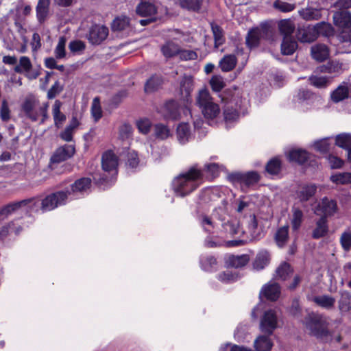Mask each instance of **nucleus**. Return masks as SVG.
<instances>
[{
	"label": "nucleus",
	"mask_w": 351,
	"mask_h": 351,
	"mask_svg": "<svg viewBox=\"0 0 351 351\" xmlns=\"http://www.w3.org/2000/svg\"><path fill=\"white\" fill-rule=\"evenodd\" d=\"M71 195V193L69 191H58L45 197L41 203L39 199L32 198L8 204L0 210V220H3L9 215L19 212H36L39 208L43 212L50 211L65 204Z\"/></svg>",
	"instance_id": "obj_1"
},
{
	"label": "nucleus",
	"mask_w": 351,
	"mask_h": 351,
	"mask_svg": "<svg viewBox=\"0 0 351 351\" xmlns=\"http://www.w3.org/2000/svg\"><path fill=\"white\" fill-rule=\"evenodd\" d=\"M202 173L195 167L180 173L172 181V189L178 197H184L195 191L200 184Z\"/></svg>",
	"instance_id": "obj_2"
},
{
	"label": "nucleus",
	"mask_w": 351,
	"mask_h": 351,
	"mask_svg": "<svg viewBox=\"0 0 351 351\" xmlns=\"http://www.w3.org/2000/svg\"><path fill=\"white\" fill-rule=\"evenodd\" d=\"M196 104L209 124L216 123L220 118L221 108L213 101L209 92L206 88L199 90L196 97Z\"/></svg>",
	"instance_id": "obj_3"
},
{
	"label": "nucleus",
	"mask_w": 351,
	"mask_h": 351,
	"mask_svg": "<svg viewBox=\"0 0 351 351\" xmlns=\"http://www.w3.org/2000/svg\"><path fill=\"white\" fill-rule=\"evenodd\" d=\"M21 106L25 115L32 121L40 120L44 123L48 118V103L40 102L32 95L25 97Z\"/></svg>",
	"instance_id": "obj_4"
},
{
	"label": "nucleus",
	"mask_w": 351,
	"mask_h": 351,
	"mask_svg": "<svg viewBox=\"0 0 351 351\" xmlns=\"http://www.w3.org/2000/svg\"><path fill=\"white\" fill-rule=\"evenodd\" d=\"M305 326L310 334L316 338L323 341L331 340V332L328 330V322L325 317L319 315H309L306 318Z\"/></svg>",
	"instance_id": "obj_5"
},
{
	"label": "nucleus",
	"mask_w": 351,
	"mask_h": 351,
	"mask_svg": "<svg viewBox=\"0 0 351 351\" xmlns=\"http://www.w3.org/2000/svg\"><path fill=\"white\" fill-rule=\"evenodd\" d=\"M335 25L342 29L341 38L345 53H351V13L347 10L337 12L333 15Z\"/></svg>",
	"instance_id": "obj_6"
},
{
	"label": "nucleus",
	"mask_w": 351,
	"mask_h": 351,
	"mask_svg": "<svg viewBox=\"0 0 351 351\" xmlns=\"http://www.w3.org/2000/svg\"><path fill=\"white\" fill-rule=\"evenodd\" d=\"M242 103V99L240 97L239 93L238 92L227 104L223 112L224 121L227 128L231 127L239 118L238 110L233 108V104H235L237 108H240Z\"/></svg>",
	"instance_id": "obj_7"
},
{
	"label": "nucleus",
	"mask_w": 351,
	"mask_h": 351,
	"mask_svg": "<svg viewBox=\"0 0 351 351\" xmlns=\"http://www.w3.org/2000/svg\"><path fill=\"white\" fill-rule=\"evenodd\" d=\"M337 211V205L333 199H329L327 197H324L319 202L315 213L317 215H323V217L326 218L333 215Z\"/></svg>",
	"instance_id": "obj_8"
},
{
	"label": "nucleus",
	"mask_w": 351,
	"mask_h": 351,
	"mask_svg": "<svg viewBox=\"0 0 351 351\" xmlns=\"http://www.w3.org/2000/svg\"><path fill=\"white\" fill-rule=\"evenodd\" d=\"M261 331L267 333L268 335L272 334L273 331L277 327V316L273 310L266 311L261 321Z\"/></svg>",
	"instance_id": "obj_9"
},
{
	"label": "nucleus",
	"mask_w": 351,
	"mask_h": 351,
	"mask_svg": "<svg viewBox=\"0 0 351 351\" xmlns=\"http://www.w3.org/2000/svg\"><path fill=\"white\" fill-rule=\"evenodd\" d=\"M108 35V29L104 25H93L89 32L88 40L93 45H99L103 42Z\"/></svg>",
	"instance_id": "obj_10"
},
{
	"label": "nucleus",
	"mask_w": 351,
	"mask_h": 351,
	"mask_svg": "<svg viewBox=\"0 0 351 351\" xmlns=\"http://www.w3.org/2000/svg\"><path fill=\"white\" fill-rule=\"evenodd\" d=\"M315 96L309 90L306 89H300L295 96V101L298 107L302 110H307L311 106Z\"/></svg>",
	"instance_id": "obj_11"
},
{
	"label": "nucleus",
	"mask_w": 351,
	"mask_h": 351,
	"mask_svg": "<svg viewBox=\"0 0 351 351\" xmlns=\"http://www.w3.org/2000/svg\"><path fill=\"white\" fill-rule=\"evenodd\" d=\"M101 165L104 171L115 174L118 166V158L112 151L106 152L101 158Z\"/></svg>",
	"instance_id": "obj_12"
},
{
	"label": "nucleus",
	"mask_w": 351,
	"mask_h": 351,
	"mask_svg": "<svg viewBox=\"0 0 351 351\" xmlns=\"http://www.w3.org/2000/svg\"><path fill=\"white\" fill-rule=\"evenodd\" d=\"M280 295V289L279 285L275 282L270 281L265 285L259 293V297H265L266 299L276 301Z\"/></svg>",
	"instance_id": "obj_13"
},
{
	"label": "nucleus",
	"mask_w": 351,
	"mask_h": 351,
	"mask_svg": "<svg viewBox=\"0 0 351 351\" xmlns=\"http://www.w3.org/2000/svg\"><path fill=\"white\" fill-rule=\"evenodd\" d=\"M75 147L71 145H65L58 148L52 156V162H60L64 161L73 156Z\"/></svg>",
	"instance_id": "obj_14"
},
{
	"label": "nucleus",
	"mask_w": 351,
	"mask_h": 351,
	"mask_svg": "<svg viewBox=\"0 0 351 351\" xmlns=\"http://www.w3.org/2000/svg\"><path fill=\"white\" fill-rule=\"evenodd\" d=\"M350 89L351 83L343 82L330 93L331 100L335 103H338L347 99Z\"/></svg>",
	"instance_id": "obj_15"
},
{
	"label": "nucleus",
	"mask_w": 351,
	"mask_h": 351,
	"mask_svg": "<svg viewBox=\"0 0 351 351\" xmlns=\"http://www.w3.org/2000/svg\"><path fill=\"white\" fill-rule=\"evenodd\" d=\"M180 45L176 38L167 40L160 47L162 55L166 58L177 57Z\"/></svg>",
	"instance_id": "obj_16"
},
{
	"label": "nucleus",
	"mask_w": 351,
	"mask_h": 351,
	"mask_svg": "<svg viewBox=\"0 0 351 351\" xmlns=\"http://www.w3.org/2000/svg\"><path fill=\"white\" fill-rule=\"evenodd\" d=\"M136 13L142 17L153 16L157 13V8L150 2L141 1L136 8Z\"/></svg>",
	"instance_id": "obj_17"
},
{
	"label": "nucleus",
	"mask_w": 351,
	"mask_h": 351,
	"mask_svg": "<svg viewBox=\"0 0 351 351\" xmlns=\"http://www.w3.org/2000/svg\"><path fill=\"white\" fill-rule=\"evenodd\" d=\"M193 89V80L191 76H184L180 82V93L186 102L190 100V95Z\"/></svg>",
	"instance_id": "obj_18"
},
{
	"label": "nucleus",
	"mask_w": 351,
	"mask_h": 351,
	"mask_svg": "<svg viewBox=\"0 0 351 351\" xmlns=\"http://www.w3.org/2000/svg\"><path fill=\"white\" fill-rule=\"evenodd\" d=\"M297 37L298 39L302 43H311L317 38L314 26H308L306 27L299 29Z\"/></svg>",
	"instance_id": "obj_19"
},
{
	"label": "nucleus",
	"mask_w": 351,
	"mask_h": 351,
	"mask_svg": "<svg viewBox=\"0 0 351 351\" xmlns=\"http://www.w3.org/2000/svg\"><path fill=\"white\" fill-rule=\"evenodd\" d=\"M311 56L318 62L324 61L329 56V49L325 45H315L311 47Z\"/></svg>",
	"instance_id": "obj_20"
},
{
	"label": "nucleus",
	"mask_w": 351,
	"mask_h": 351,
	"mask_svg": "<svg viewBox=\"0 0 351 351\" xmlns=\"http://www.w3.org/2000/svg\"><path fill=\"white\" fill-rule=\"evenodd\" d=\"M316 192V186L314 184H305L300 186L296 192V197L300 201H307Z\"/></svg>",
	"instance_id": "obj_21"
},
{
	"label": "nucleus",
	"mask_w": 351,
	"mask_h": 351,
	"mask_svg": "<svg viewBox=\"0 0 351 351\" xmlns=\"http://www.w3.org/2000/svg\"><path fill=\"white\" fill-rule=\"evenodd\" d=\"M250 261L247 254L230 255L226 259L228 267L239 268L245 266Z\"/></svg>",
	"instance_id": "obj_22"
},
{
	"label": "nucleus",
	"mask_w": 351,
	"mask_h": 351,
	"mask_svg": "<svg viewBox=\"0 0 351 351\" xmlns=\"http://www.w3.org/2000/svg\"><path fill=\"white\" fill-rule=\"evenodd\" d=\"M62 102L56 100L52 107V115L54 121V125L57 128H60L66 119V115L60 111Z\"/></svg>",
	"instance_id": "obj_23"
},
{
	"label": "nucleus",
	"mask_w": 351,
	"mask_h": 351,
	"mask_svg": "<svg viewBox=\"0 0 351 351\" xmlns=\"http://www.w3.org/2000/svg\"><path fill=\"white\" fill-rule=\"evenodd\" d=\"M223 230L228 236L241 235L243 233L239 223L237 219H231L223 224Z\"/></svg>",
	"instance_id": "obj_24"
},
{
	"label": "nucleus",
	"mask_w": 351,
	"mask_h": 351,
	"mask_svg": "<svg viewBox=\"0 0 351 351\" xmlns=\"http://www.w3.org/2000/svg\"><path fill=\"white\" fill-rule=\"evenodd\" d=\"M237 59L233 54L224 56L219 62V66L223 72L232 71L236 66Z\"/></svg>",
	"instance_id": "obj_25"
},
{
	"label": "nucleus",
	"mask_w": 351,
	"mask_h": 351,
	"mask_svg": "<svg viewBox=\"0 0 351 351\" xmlns=\"http://www.w3.org/2000/svg\"><path fill=\"white\" fill-rule=\"evenodd\" d=\"M346 69L345 65L339 61H332L321 67V71L338 75Z\"/></svg>",
	"instance_id": "obj_26"
},
{
	"label": "nucleus",
	"mask_w": 351,
	"mask_h": 351,
	"mask_svg": "<svg viewBox=\"0 0 351 351\" xmlns=\"http://www.w3.org/2000/svg\"><path fill=\"white\" fill-rule=\"evenodd\" d=\"M177 138L179 142L184 144L191 138V132L187 123H181L177 128Z\"/></svg>",
	"instance_id": "obj_27"
},
{
	"label": "nucleus",
	"mask_w": 351,
	"mask_h": 351,
	"mask_svg": "<svg viewBox=\"0 0 351 351\" xmlns=\"http://www.w3.org/2000/svg\"><path fill=\"white\" fill-rule=\"evenodd\" d=\"M287 156L291 161L303 164L309 158V154L306 151L301 149H294L289 152Z\"/></svg>",
	"instance_id": "obj_28"
},
{
	"label": "nucleus",
	"mask_w": 351,
	"mask_h": 351,
	"mask_svg": "<svg viewBox=\"0 0 351 351\" xmlns=\"http://www.w3.org/2000/svg\"><path fill=\"white\" fill-rule=\"evenodd\" d=\"M270 261V254L266 250L260 251L254 262V267L256 269L260 270L264 269Z\"/></svg>",
	"instance_id": "obj_29"
},
{
	"label": "nucleus",
	"mask_w": 351,
	"mask_h": 351,
	"mask_svg": "<svg viewBox=\"0 0 351 351\" xmlns=\"http://www.w3.org/2000/svg\"><path fill=\"white\" fill-rule=\"evenodd\" d=\"M91 180L90 178H84L77 180L72 185L73 197H76V193L86 191L90 186ZM72 198V197H71Z\"/></svg>",
	"instance_id": "obj_30"
},
{
	"label": "nucleus",
	"mask_w": 351,
	"mask_h": 351,
	"mask_svg": "<svg viewBox=\"0 0 351 351\" xmlns=\"http://www.w3.org/2000/svg\"><path fill=\"white\" fill-rule=\"evenodd\" d=\"M272 346V341L266 335H261L254 341V347L257 351H270Z\"/></svg>",
	"instance_id": "obj_31"
},
{
	"label": "nucleus",
	"mask_w": 351,
	"mask_h": 351,
	"mask_svg": "<svg viewBox=\"0 0 351 351\" xmlns=\"http://www.w3.org/2000/svg\"><path fill=\"white\" fill-rule=\"evenodd\" d=\"M278 29L284 37H292L291 34L295 29V25L289 19H283L278 22Z\"/></svg>",
	"instance_id": "obj_32"
},
{
	"label": "nucleus",
	"mask_w": 351,
	"mask_h": 351,
	"mask_svg": "<svg viewBox=\"0 0 351 351\" xmlns=\"http://www.w3.org/2000/svg\"><path fill=\"white\" fill-rule=\"evenodd\" d=\"M300 14L306 21L318 20L322 17V10L307 8L300 10Z\"/></svg>",
	"instance_id": "obj_33"
},
{
	"label": "nucleus",
	"mask_w": 351,
	"mask_h": 351,
	"mask_svg": "<svg viewBox=\"0 0 351 351\" xmlns=\"http://www.w3.org/2000/svg\"><path fill=\"white\" fill-rule=\"evenodd\" d=\"M289 239V226H285L278 229L275 234V241L279 247H284Z\"/></svg>",
	"instance_id": "obj_34"
},
{
	"label": "nucleus",
	"mask_w": 351,
	"mask_h": 351,
	"mask_svg": "<svg viewBox=\"0 0 351 351\" xmlns=\"http://www.w3.org/2000/svg\"><path fill=\"white\" fill-rule=\"evenodd\" d=\"M297 43L292 37H284L281 45V51L284 55H291L297 49Z\"/></svg>",
	"instance_id": "obj_35"
},
{
	"label": "nucleus",
	"mask_w": 351,
	"mask_h": 351,
	"mask_svg": "<svg viewBox=\"0 0 351 351\" xmlns=\"http://www.w3.org/2000/svg\"><path fill=\"white\" fill-rule=\"evenodd\" d=\"M310 84L317 88H324L330 85L331 80L328 77L313 75L308 79Z\"/></svg>",
	"instance_id": "obj_36"
},
{
	"label": "nucleus",
	"mask_w": 351,
	"mask_h": 351,
	"mask_svg": "<svg viewBox=\"0 0 351 351\" xmlns=\"http://www.w3.org/2000/svg\"><path fill=\"white\" fill-rule=\"evenodd\" d=\"M328 232V225L326 218L322 217L316 223V228L313 232V237L315 239H319L324 237Z\"/></svg>",
	"instance_id": "obj_37"
},
{
	"label": "nucleus",
	"mask_w": 351,
	"mask_h": 351,
	"mask_svg": "<svg viewBox=\"0 0 351 351\" xmlns=\"http://www.w3.org/2000/svg\"><path fill=\"white\" fill-rule=\"evenodd\" d=\"M261 30L258 28L251 29L246 37V44L250 48L255 47L258 45L261 38Z\"/></svg>",
	"instance_id": "obj_38"
},
{
	"label": "nucleus",
	"mask_w": 351,
	"mask_h": 351,
	"mask_svg": "<svg viewBox=\"0 0 351 351\" xmlns=\"http://www.w3.org/2000/svg\"><path fill=\"white\" fill-rule=\"evenodd\" d=\"M50 0H39L36 6V14L39 21H43L49 12Z\"/></svg>",
	"instance_id": "obj_39"
},
{
	"label": "nucleus",
	"mask_w": 351,
	"mask_h": 351,
	"mask_svg": "<svg viewBox=\"0 0 351 351\" xmlns=\"http://www.w3.org/2000/svg\"><path fill=\"white\" fill-rule=\"evenodd\" d=\"M313 300L318 306L327 309L332 308L335 302L334 298L326 295L316 296Z\"/></svg>",
	"instance_id": "obj_40"
},
{
	"label": "nucleus",
	"mask_w": 351,
	"mask_h": 351,
	"mask_svg": "<svg viewBox=\"0 0 351 351\" xmlns=\"http://www.w3.org/2000/svg\"><path fill=\"white\" fill-rule=\"evenodd\" d=\"M317 37L319 35L330 36L333 34L334 29L330 23L321 22L314 25Z\"/></svg>",
	"instance_id": "obj_41"
},
{
	"label": "nucleus",
	"mask_w": 351,
	"mask_h": 351,
	"mask_svg": "<svg viewBox=\"0 0 351 351\" xmlns=\"http://www.w3.org/2000/svg\"><path fill=\"white\" fill-rule=\"evenodd\" d=\"M162 84V79L157 75L152 76L145 84V91L147 93L157 90Z\"/></svg>",
	"instance_id": "obj_42"
},
{
	"label": "nucleus",
	"mask_w": 351,
	"mask_h": 351,
	"mask_svg": "<svg viewBox=\"0 0 351 351\" xmlns=\"http://www.w3.org/2000/svg\"><path fill=\"white\" fill-rule=\"evenodd\" d=\"M293 270L287 263H282L276 271V278L279 280H285L292 273Z\"/></svg>",
	"instance_id": "obj_43"
},
{
	"label": "nucleus",
	"mask_w": 351,
	"mask_h": 351,
	"mask_svg": "<svg viewBox=\"0 0 351 351\" xmlns=\"http://www.w3.org/2000/svg\"><path fill=\"white\" fill-rule=\"evenodd\" d=\"M200 264L202 269L206 271H213L217 269V261L211 256L201 258Z\"/></svg>",
	"instance_id": "obj_44"
},
{
	"label": "nucleus",
	"mask_w": 351,
	"mask_h": 351,
	"mask_svg": "<svg viewBox=\"0 0 351 351\" xmlns=\"http://www.w3.org/2000/svg\"><path fill=\"white\" fill-rule=\"evenodd\" d=\"M165 108L167 110V112L165 114V117L167 119H177L180 117V108L175 101H172L167 103Z\"/></svg>",
	"instance_id": "obj_45"
},
{
	"label": "nucleus",
	"mask_w": 351,
	"mask_h": 351,
	"mask_svg": "<svg viewBox=\"0 0 351 351\" xmlns=\"http://www.w3.org/2000/svg\"><path fill=\"white\" fill-rule=\"evenodd\" d=\"M335 144L341 148L349 149L351 147V134L343 133L337 135Z\"/></svg>",
	"instance_id": "obj_46"
},
{
	"label": "nucleus",
	"mask_w": 351,
	"mask_h": 351,
	"mask_svg": "<svg viewBox=\"0 0 351 351\" xmlns=\"http://www.w3.org/2000/svg\"><path fill=\"white\" fill-rule=\"evenodd\" d=\"M330 180L337 184H346L351 183V173H340L332 175Z\"/></svg>",
	"instance_id": "obj_47"
},
{
	"label": "nucleus",
	"mask_w": 351,
	"mask_h": 351,
	"mask_svg": "<svg viewBox=\"0 0 351 351\" xmlns=\"http://www.w3.org/2000/svg\"><path fill=\"white\" fill-rule=\"evenodd\" d=\"M129 25V18L125 16H121L116 18L112 23L113 31H121L127 28Z\"/></svg>",
	"instance_id": "obj_48"
},
{
	"label": "nucleus",
	"mask_w": 351,
	"mask_h": 351,
	"mask_svg": "<svg viewBox=\"0 0 351 351\" xmlns=\"http://www.w3.org/2000/svg\"><path fill=\"white\" fill-rule=\"evenodd\" d=\"M339 309L342 312H347L351 309V294L348 292H343L339 302Z\"/></svg>",
	"instance_id": "obj_49"
},
{
	"label": "nucleus",
	"mask_w": 351,
	"mask_h": 351,
	"mask_svg": "<svg viewBox=\"0 0 351 351\" xmlns=\"http://www.w3.org/2000/svg\"><path fill=\"white\" fill-rule=\"evenodd\" d=\"M177 57L182 61L194 60L197 58V54L193 50L183 49L180 46Z\"/></svg>",
	"instance_id": "obj_50"
},
{
	"label": "nucleus",
	"mask_w": 351,
	"mask_h": 351,
	"mask_svg": "<svg viewBox=\"0 0 351 351\" xmlns=\"http://www.w3.org/2000/svg\"><path fill=\"white\" fill-rule=\"evenodd\" d=\"M182 8L191 11H198L202 5L201 0H180Z\"/></svg>",
	"instance_id": "obj_51"
},
{
	"label": "nucleus",
	"mask_w": 351,
	"mask_h": 351,
	"mask_svg": "<svg viewBox=\"0 0 351 351\" xmlns=\"http://www.w3.org/2000/svg\"><path fill=\"white\" fill-rule=\"evenodd\" d=\"M170 134V130L167 126L160 123L155 125L154 135L157 138L164 140L167 138Z\"/></svg>",
	"instance_id": "obj_52"
},
{
	"label": "nucleus",
	"mask_w": 351,
	"mask_h": 351,
	"mask_svg": "<svg viewBox=\"0 0 351 351\" xmlns=\"http://www.w3.org/2000/svg\"><path fill=\"white\" fill-rule=\"evenodd\" d=\"M91 115L95 121H97L102 117V110L100 105V101L98 97L93 99L91 104Z\"/></svg>",
	"instance_id": "obj_53"
},
{
	"label": "nucleus",
	"mask_w": 351,
	"mask_h": 351,
	"mask_svg": "<svg viewBox=\"0 0 351 351\" xmlns=\"http://www.w3.org/2000/svg\"><path fill=\"white\" fill-rule=\"evenodd\" d=\"M212 31L215 39V47H218L225 41L223 31L221 28L217 25H212Z\"/></svg>",
	"instance_id": "obj_54"
},
{
	"label": "nucleus",
	"mask_w": 351,
	"mask_h": 351,
	"mask_svg": "<svg viewBox=\"0 0 351 351\" xmlns=\"http://www.w3.org/2000/svg\"><path fill=\"white\" fill-rule=\"evenodd\" d=\"M339 241L342 248L345 251H350L351 250V230L350 229L346 230L341 234Z\"/></svg>",
	"instance_id": "obj_55"
},
{
	"label": "nucleus",
	"mask_w": 351,
	"mask_h": 351,
	"mask_svg": "<svg viewBox=\"0 0 351 351\" xmlns=\"http://www.w3.org/2000/svg\"><path fill=\"white\" fill-rule=\"evenodd\" d=\"M66 40L64 36H61L55 48L54 54L56 58L62 59L66 56L65 45Z\"/></svg>",
	"instance_id": "obj_56"
},
{
	"label": "nucleus",
	"mask_w": 351,
	"mask_h": 351,
	"mask_svg": "<svg viewBox=\"0 0 351 351\" xmlns=\"http://www.w3.org/2000/svg\"><path fill=\"white\" fill-rule=\"evenodd\" d=\"M303 213L298 208L293 209V215L291 221V226L293 230H297L300 227L302 221Z\"/></svg>",
	"instance_id": "obj_57"
},
{
	"label": "nucleus",
	"mask_w": 351,
	"mask_h": 351,
	"mask_svg": "<svg viewBox=\"0 0 351 351\" xmlns=\"http://www.w3.org/2000/svg\"><path fill=\"white\" fill-rule=\"evenodd\" d=\"M32 68V63L29 58L22 56L20 58L19 64L15 67L14 70L17 73L28 72Z\"/></svg>",
	"instance_id": "obj_58"
},
{
	"label": "nucleus",
	"mask_w": 351,
	"mask_h": 351,
	"mask_svg": "<svg viewBox=\"0 0 351 351\" xmlns=\"http://www.w3.org/2000/svg\"><path fill=\"white\" fill-rule=\"evenodd\" d=\"M330 145V138H324L315 141L313 146L315 150L324 153L329 150Z\"/></svg>",
	"instance_id": "obj_59"
},
{
	"label": "nucleus",
	"mask_w": 351,
	"mask_h": 351,
	"mask_svg": "<svg viewBox=\"0 0 351 351\" xmlns=\"http://www.w3.org/2000/svg\"><path fill=\"white\" fill-rule=\"evenodd\" d=\"M280 170V161L278 158H274L269 160L266 166V171L271 175L278 173Z\"/></svg>",
	"instance_id": "obj_60"
},
{
	"label": "nucleus",
	"mask_w": 351,
	"mask_h": 351,
	"mask_svg": "<svg viewBox=\"0 0 351 351\" xmlns=\"http://www.w3.org/2000/svg\"><path fill=\"white\" fill-rule=\"evenodd\" d=\"M210 84L214 91H220L225 86L223 77L219 75H214L210 80Z\"/></svg>",
	"instance_id": "obj_61"
},
{
	"label": "nucleus",
	"mask_w": 351,
	"mask_h": 351,
	"mask_svg": "<svg viewBox=\"0 0 351 351\" xmlns=\"http://www.w3.org/2000/svg\"><path fill=\"white\" fill-rule=\"evenodd\" d=\"M238 275L230 270H226L219 275V280L224 283L232 282L237 280Z\"/></svg>",
	"instance_id": "obj_62"
},
{
	"label": "nucleus",
	"mask_w": 351,
	"mask_h": 351,
	"mask_svg": "<svg viewBox=\"0 0 351 351\" xmlns=\"http://www.w3.org/2000/svg\"><path fill=\"white\" fill-rule=\"evenodd\" d=\"M137 128L139 132L143 134H147L150 131L152 123L148 119H141L136 122Z\"/></svg>",
	"instance_id": "obj_63"
},
{
	"label": "nucleus",
	"mask_w": 351,
	"mask_h": 351,
	"mask_svg": "<svg viewBox=\"0 0 351 351\" xmlns=\"http://www.w3.org/2000/svg\"><path fill=\"white\" fill-rule=\"evenodd\" d=\"M241 180L246 185H251L258 181L259 176L257 173L252 171L243 175Z\"/></svg>",
	"instance_id": "obj_64"
}]
</instances>
